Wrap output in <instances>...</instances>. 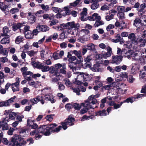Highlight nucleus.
I'll list each match as a JSON object with an SVG mask.
<instances>
[{
  "instance_id": "10",
  "label": "nucleus",
  "mask_w": 146,
  "mask_h": 146,
  "mask_svg": "<svg viewBox=\"0 0 146 146\" xmlns=\"http://www.w3.org/2000/svg\"><path fill=\"white\" fill-rule=\"evenodd\" d=\"M80 63L78 61H74L73 62H69L68 63V67L70 69H72L73 72H74V70L76 71V65L77 64H80Z\"/></svg>"
},
{
  "instance_id": "44",
  "label": "nucleus",
  "mask_w": 146,
  "mask_h": 146,
  "mask_svg": "<svg viewBox=\"0 0 146 146\" xmlns=\"http://www.w3.org/2000/svg\"><path fill=\"white\" fill-rule=\"evenodd\" d=\"M127 80L129 82L132 83L135 80L132 75H129L127 77Z\"/></svg>"
},
{
  "instance_id": "55",
  "label": "nucleus",
  "mask_w": 146,
  "mask_h": 146,
  "mask_svg": "<svg viewBox=\"0 0 146 146\" xmlns=\"http://www.w3.org/2000/svg\"><path fill=\"white\" fill-rule=\"evenodd\" d=\"M34 122H35L34 120L32 121L29 119H28L27 121V126L28 127H31Z\"/></svg>"
},
{
  "instance_id": "23",
  "label": "nucleus",
  "mask_w": 146,
  "mask_h": 146,
  "mask_svg": "<svg viewBox=\"0 0 146 146\" xmlns=\"http://www.w3.org/2000/svg\"><path fill=\"white\" fill-rule=\"evenodd\" d=\"M100 66L99 64L96 63L95 64H94L93 65V67L91 68V69L93 72H96L97 71L98 72L99 71L98 68Z\"/></svg>"
},
{
  "instance_id": "49",
  "label": "nucleus",
  "mask_w": 146,
  "mask_h": 146,
  "mask_svg": "<svg viewBox=\"0 0 146 146\" xmlns=\"http://www.w3.org/2000/svg\"><path fill=\"white\" fill-rule=\"evenodd\" d=\"M39 32H40L39 29L36 28V29L33 30V32L31 34L33 37L34 35H36Z\"/></svg>"
},
{
  "instance_id": "46",
  "label": "nucleus",
  "mask_w": 146,
  "mask_h": 146,
  "mask_svg": "<svg viewBox=\"0 0 146 146\" xmlns=\"http://www.w3.org/2000/svg\"><path fill=\"white\" fill-rule=\"evenodd\" d=\"M98 14L96 13H94L92 15V16L95 17V19H96V21H100L101 19L100 16L98 15Z\"/></svg>"
},
{
  "instance_id": "38",
  "label": "nucleus",
  "mask_w": 146,
  "mask_h": 146,
  "mask_svg": "<svg viewBox=\"0 0 146 146\" xmlns=\"http://www.w3.org/2000/svg\"><path fill=\"white\" fill-rule=\"evenodd\" d=\"M84 107L80 111V113L81 114H84L87 112L88 110H89V108L86 106H84Z\"/></svg>"
},
{
  "instance_id": "40",
  "label": "nucleus",
  "mask_w": 146,
  "mask_h": 146,
  "mask_svg": "<svg viewBox=\"0 0 146 146\" xmlns=\"http://www.w3.org/2000/svg\"><path fill=\"white\" fill-rule=\"evenodd\" d=\"M60 124L62 125V126H61L62 127L61 129L63 128L64 130H65L67 129V125H68L66 122L64 121L63 122H61Z\"/></svg>"
},
{
  "instance_id": "12",
  "label": "nucleus",
  "mask_w": 146,
  "mask_h": 146,
  "mask_svg": "<svg viewBox=\"0 0 146 146\" xmlns=\"http://www.w3.org/2000/svg\"><path fill=\"white\" fill-rule=\"evenodd\" d=\"M72 54L70 51L68 52L67 56V58H68V60L70 62H73L75 60L76 61V60L77 59L75 56H72Z\"/></svg>"
},
{
  "instance_id": "19",
  "label": "nucleus",
  "mask_w": 146,
  "mask_h": 146,
  "mask_svg": "<svg viewBox=\"0 0 146 146\" xmlns=\"http://www.w3.org/2000/svg\"><path fill=\"white\" fill-rule=\"evenodd\" d=\"M108 52L105 54L101 55L102 56L101 57H103L104 58H106L107 57H110L111 55V53L112 52L111 48H110L109 49H108Z\"/></svg>"
},
{
  "instance_id": "25",
  "label": "nucleus",
  "mask_w": 146,
  "mask_h": 146,
  "mask_svg": "<svg viewBox=\"0 0 146 146\" xmlns=\"http://www.w3.org/2000/svg\"><path fill=\"white\" fill-rule=\"evenodd\" d=\"M88 36L86 35L83 36L80 39H79V41L82 43H84L85 41H88Z\"/></svg>"
},
{
  "instance_id": "64",
  "label": "nucleus",
  "mask_w": 146,
  "mask_h": 146,
  "mask_svg": "<svg viewBox=\"0 0 146 146\" xmlns=\"http://www.w3.org/2000/svg\"><path fill=\"white\" fill-rule=\"evenodd\" d=\"M32 129H37L39 127L38 125L36 123H34V122L32 125L31 126Z\"/></svg>"
},
{
  "instance_id": "21",
  "label": "nucleus",
  "mask_w": 146,
  "mask_h": 146,
  "mask_svg": "<svg viewBox=\"0 0 146 146\" xmlns=\"http://www.w3.org/2000/svg\"><path fill=\"white\" fill-rule=\"evenodd\" d=\"M50 68H52V70L51 71V73H54L56 77L59 76L60 75V73L58 72V70L56 68H54L53 67H51Z\"/></svg>"
},
{
  "instance_id": "41",
  "label": "nucleus",
  "mask_w": 146,
  "mask_h": 146,
  "mask_svg": "<svg viewBox=\"0 0 146 146\" xmlns=\"http://www.w3.org/2000/svg\"><path fill=\"white\" fill-rule=\"evenodd\" d=\"M142 37L143 39L144 38V40H143V39H142V38L140 39L139 40V41L140 42H142V41H143V43H145L146 42V31H144Z\"/></svg>"
},
{
  "instance_id": "18",
  "label": "nucleus",
  "mask_w": 146,
  "mask_h": 146,
  "mask_svg": "<svg viewBox=\"0 0 146 146\" xmlns=\"http://www.w3.org/2000/svg\"><path fill=\"white\" fill-rule=\"evenodd\" d=\"M95 116H106L107 115V113L106 112V110L104 109L102 110H99L96 112L95 113Z\"/></svg>"
},
{
  "instance_id": "30",
  "label": "nucleus",
  "mask_w": 146,
  "mask_h": 146,
  "mask_svg": "<svg viewBox=\"0 0 146 146\" xmlns=\"http://www.w3.org/2000/svg\"><path fill=\"white\" fill-rule=\"evenodd\" d=\"M23 37L22 36H19L16 38L15 42L17 44H19L20 42H22Z\"/></svg>"
},
{
  "instance_id": "58",
  "label": "nucleus",
  "mask_w": 146,
  "mask_h": 146,
  "mask_svg": "<svg viewBox=\"0 0 146 146\" xmlns=\"http://www.w3.org/2000/svg\"><path fill=\"white\" fill-rule=\"evenodd\" d=\"M53 58L54 60H57L59 59L60 58L59 57V54L56 52H54L53 54Z\"/></svg>"
},
{
  "instance_id": "54",
  "label": "nucleus",
  "mask_w": 146,
  "mask_h": 146,
  "mask_svg": "<svg viewBox=\"0 0 146 146\" xmlns=\"http://www.w3.org/2000/svg\"><path fill=\"white\" fill-rule=\"evenodd\" d=\"M65 108L67 110H69L72 108V104L68 103L65 105Z\"/></svg>"
},
{
  "instance_id": "48",
  "label": "nucleus",
  "mask_w": 146,
  "mask_h": 146,
  "mask_svg": "<svg viewBox=\"0 0 146 146\" xmlns=\"http://www.w3.org/2000/svg\"><path fill=\"white\" fill-rule=\"evenodd\" d=\"M123 104L122 102H121L119 104H116L115 103L113 106L114 109H117L118 108H120Z\"/></svg>"
},
{
  "instance_id": "36",
  "label": "nucleus",
  "mask_w": 146,
  "mask_h": 146,
  "mask_svg": "<svg viewBox=\"0 0 146 146\" xmlns=\"http://www.w3.org/2000/svg\"><path fill=\"white\" fill-rule=\"evenodd\" d=\"M117 16L120 19H123L125 18L124 12H118Z\"/></svg>"
},
{
  "instance_id": "24",
  "label": "nucleus",
  "mask_w": 146,
  "mask_h": 146,
  "mask_svg": "<svg viewBox=\"0 0 146 146\" xmlns=\"http://www.w3.org/2000/svg\"><path fill=\"white\" fill-rule=\"evenodd\" d=\"M133 51L132 50H128L126 53V54L124 55L125 57H127L128 59H130L131 58V56L133 54Z\"/></svg>"
},
{
  "instance_id": "63",
  "label": "nucleus",
  "mask_w": 146,
  "mask_h": 146,
  "mask_svg": "<svg viewBox=\"0 0 146 146\" xmlns=\"http://www.w3.org/2000/svg\"><path fill=\"white\" fill-rule=\"evenodd\" d=\"M78 89L80 91L85 92L86 90V88L83 86L81 85H78Z\"/></svg>"
},
{
  "instance_id": "1",
  "label": "nucleus",
  "mask_w": 146,
  "mask_h": 146,
  "mask_svg": "<svg viewBox=\"0 0 146 146\" xmlns=\"http://www.w3.org/2000/svg\"><path fill=\"white\" fill-rule=\"evenodd\" d=\"M26 143L24 138L20 135L16 134L11 138L9 146H24Z\"/></svg>"
},
{
  "instance_id": "32",
  "label": "nucleus",
  "mask_w": 146,
  "mask_h": 146,
  "mask_svg": "<svg viewBox=\"0 0 146 146\" xmlns=\"http://www.w3.org/2000/svg\"><path fill=\"white\" fill-rule=\"evenodd\" d=\"M10 104L8 102L7 100L6 101H3L0 102V107H2L3 106H9Z\"/></svg>"
},
{
  "instance_id": "56",
  "label": "nucleus",
  "mask_w": 146,
  "mask_h": 146,
  "mask_svg": "<svg viewBox=\"0 0 146 146\" xmlns=\"http://www.w3.org/2000/svg\"><path fill=\"white\" fill-rule=\"evenodd\" d=\"M16 98V96H14L7 100L8 102L9 103V104H11L14 102Z\"/></svg>"
},
{
  "instance_id": "6",
  "label": "nucleus",
  "mask_w": 146,
  "mask_h": 146,
  "mask_svg": "<svg viewBox=\"0 0 146 146\" xmlns=\"http://www.w3.org/2000/svg\"><path fill=\"white\" fill-rule=\"evenodd\" d=\"M73 115L72 114L69 115L68 117L64 120L69 126L74 125V122L75 121V119L73 117Z\"/></svg>"
},
{
  "instance_id": "51",
  "label": "nucleus",
  "mask_w": 146,
  "mask_h": 146,
  "mask_svg": "<svg viewBox=\"0 0 146 146\" xmlns=\"http://www.w3.org/2000/svg\"><path fill=\"white\" fill-rule=\"evenodd\" d=\"M19 11V9L17 8H14L11 9L10 12L12 14H14L18 12Z\"/></svg>"
},
{
  "instance_id": "26",
  "label": "nucleus",
  "mask_w": 146,
  "mask_h": 146,
  "mask_svg": "<svg viewBox=\"0 0 146 146\" xmlns=\"http://www.w3.org/2000/svg\"><path fill=\"white\" fill-rule=\"evenodd\" d=\"M17 115V114L14 112L11 111L9 115V117L8 118H9V119L11 120L15 119V118L16 117Z\"/></svg>"
},
{
  "instance_id": "60",
  "label": "nucleus",
  "mask_w": 146,
  "mask_h": 146,
  "mask_svg": "<svg viewBox=\"0 0 146 146\" xmlns=\"http://www.w3.org/2000/svg\"><path fill=\"white\" fill-rule=\"evenodd\" d=\"M16 117H17L16 119L17 120V121L19 122H21L22 121V119L24 117L23 115H22L21 116L18 115L17 114Z\"/></svg>"
},
{
  "instance_id": "8",
  "label": "nucleus",
  "mask_w": 146,
  "mask_h": 146,
  "mask_svg": "<svg viewBox=\"0 0 146 146\" xmlns=\"http://www.w3.org/2000/svg\"><path fill=\"white\" fill-rule=\"evenodd\" d=\"M23 24H22L21 23H17V24L14 25L12 26L13 30L14 31H16L18 29H19L20 32H23V30L21 29V28L24 26L23 25Z\"/></svg>"
},
{
  "instance_id": "22",
  "label": "nucleus",
  "mask_w": 146,
  "mask_h": 146,
  "mask_svg": "<svg viewBox=\"0 0 146 146\" xmlns=\"http://www.w3.org/2000/svg\"><path fill=\"white\" fill-rule=\"evenodd\" d=\"M134 101H135V98L134 97H129L127 98L125 100H124L123 102H122L123 103L127 102L129 103L130 102L132 103Z\"/></svg>"
},
{
  "instance_id": "13",
  "label": "nucleus",
  "mask_w": 146,
  "mask_h": 146,
  "mask_svg": "<svg viewBox=\"0 0 146 146\" xmlns=\"http://www.w3.org/2000/svg\"><path fill=\"white\" fill-rule=\"evenodd\" d=\"M93 2V4L91 5V8L93 10L96 9L99 7V4L98 3L100 0H92Z\"/></svg>"
},
{
  "instance_id": "3",
  "label": "nucleus",
  "mask_w": 146,
  "mask_h": 146,
  "mask_svg": "<svg viewBox=\"0 0 146 146\" xmlns=\"http://www.w3.org/2000/svg\"><path fill=\"white\" fill-rule=\"evenodd\" d=\"M89 104V101L86 100L85 101L84 103H82L80 105L77 103H73L72 104V108H74L76 110H79L82 106L87 107Z\"/></svg>"
},
{
  "instance_id": "29",
  "label": "nucleus",
  "mask_w": 146,
  "mask_h": 146,
  "mask_svg": "<svg viewBox=\"0 0 146 146\" xmlns=\"http://www.w3.org/2000/svg\"><path fill=\"white\" fill-rule=\"evenodd\" d=\"M140 19L141 22V25L142 26L146 25V16L143 15L142 16L140 17Z\"/></svg>"
},
{
  "instance_id": "59",
  "label": "nucleus",
  "mask_w": 146,
  "mask_h": 146,
  "mask_svg": "<svg viewBox=\"0 0 146 146\" xmlns=\"http://www.w3.org/2000/svg\"><path fill=\"white\" fill-rule=\"evenodd\" d=\"M65 84L66 85L70 87L71 86L70 82L68 79L66 78L64 80Z\"/></svg>"
},
{
  "instance_id": "27",
  "label": "nucleus",
  "mask_w": 146,
  "mask_h": 146,
  "mask_svg": "<svg viewBox=\"0 0 146 146\" xmlns=\"http://www.w3.org/2000/svg\"><path fill=\"white\" fill-rule=\"evenodd\" d=\"M46 125H40L39 126L38 130L39 133L43 134Z\"/></svg>"
},
{
  "instance_id": "11",
  "label": "nucleus",
  "mask_w": 146,
  "mask_h": 146,
  "mask_svg": "<svg viewBox=\"0 0 146 146\" xmlns=\"http://www.w3.org/2000/svg\"><path fill=\"white\" fill-rule=\"evenodd\" d=\"M87 9L86 8H84L82 12L80 13V15L81 16V20L82 21H84L87 20V18H84V16H86L87 13Z\"/></svg>"
},
{
  "instance_id": "35",
  "label": "nucleus",
  "mask_w": 146,
  "mask_h": 146,
  "mask_svg": "<svg viewBox=\"0 0 146 146\" xmlns=\"http://www.w3.org/2000/svg\"><path fill=\"white\" fill-rule=\"evenodd\" d=\"M55 115L54 114H50L46 115L45 118L47 120L50 121H51L53 119L52 117Z\"/></svg>"
},
{
  "instance_id": "34",
  "label": "nucleus",
  "mask_w": 146,
  "mask_h": 146,
  "mask_svg": "<svg viewBox=\"0 0 146 146\" xmlns=\"http://www.w3.org/2000/svg\"><path fill=\"white\" fill-rule=\"evenodd\" d=\"M67 24L68 25L69 29H73L76 27V25L74 24V22H69L67 23Z\"/></svg>"
},
{
  "instance_id": "15",
  "label": "nucleus",
  "mask_w": 146,
  "mask_h": 146,
  "mask_svg": "<svg viewBox=\"0 0 146 146\" xmlns=\"http://www.w3.org/2000/svg\"><path fill=\"white\" fill-rule=\"evenodd\" d=\"M4 36L5 37L1 40L0 43L2 44L9 43L10 42L9 36Z\"/></svg>"
},
{
  "instance_id": "16",
  "label": "nucleus",
  "mask_w": 146,
  "mask_h": 146,
  "mask_svg": "<svg viewBox=\"0 0 146 146\" xmlns=\"http://www.w3.org/2000/svg\"><path fill=\"white\" fill-rule=\"evenodd\" d=\"M9 32V28L7 26L4 27L3 29V33H1V35L2 36H9L7 33Z\"/></svg>"
},
{
  "instance_id": "47",
  "label": "nucleus",
  "mask_w": 146,
  "mask_h": 146,
  "mask_svg": "<svg viewBox=\"0 0 146 146\" xmlns=\"http://www.w3.org/2000/svg\"><path fill=\"white\" fill-rule=\"evenodd\" d=\"M81 0H76L74 2L71 3L70 5L73 7H75L80 3Z\"/></svg>"
},
{
  "instance_id": "20",
  "label": "nucleus",
  "mask_w": 146,
  "mask_h": 146,
  "mask_svg": "<svg viewBox=\"0 0 146 146\" xmlns=\"http://www.w3.org/2000/svg\"><path fill=\"white\" fill-rule=\"evenodd\" d=\"M95 118V116L94 115H92L88 116L86 115H85L82 117L81 121H84L86 120H89L90 118L92 119Z\"/></svg>"
},
{
  "instance_id": "62",
  "label": "nucleus",
  "mask_w": 146,
  "mask_h": 146,
  "mask_svg": "<svg viewBox=\"0 0 146 146\" xmlns=\"http://www.w3.org/2000/svg\"><path fill=\"white\" fill-rule=\"evenodd\" d=\"M25 37L26 38L28 39H32L33 38L31 33L30 34L28 33L25 35Z\"/></svg>"
},
{
  "instance_id": "31",
  "label": "nucleus",
  "mask_w": 146,
  "mask_h": 146,
  "mask_svg": "<svg viewBox=\"0 0 146 146\" xmlns=\"http://www.w3.org/2000/svg\"><path fill=\"white\" fill-rule=\"evenodd\" d=\"M104 23L102 21H98L95 22L94 26L95 27H97L98 26L104 25Z\"/></svg>"
},
{
  "instance_id": "50",
  "label": "nucleus",
  "mask_w": 146,
  "mask_h": 146,
  "mask_svg": "<svg viewBox=\"0 0 146 146\" xmlns=\"http://www.w3.org/2000/svg\"><path fill=\"white\" fill-rule=\"evenodd\" d=\"M72 90H73V92H74L76 93V94L78 95H80V90H79V89H78V86L77 88H72Z\"/></svg>"
},
{
  "instance_id": "28",
  "label": "nucleus",
  "mask_w": 146,
  "mask_h": 146,
  "mask_svg": "<svg viewBox=\"0 0 146 146\" xmlns=\"http://www.w3.org/2000/svg\"><path fill=\"white\" fill-rule=\"evenodd\" d=\"M139 24H141V19L140 18H137L134 20L133 25L137 27L138 26V25Z\"/></svg>"
},
{
  "instance_id": "9",
  "label": "nucleus",
  "mask_w": 146,
  "mask_h": 146,
  "mask_svg": "<svg viewBox=\"0 0 146 146\" xmlns=\"http://www.w3.org/2000/svg\"><path fill=\"white\" fill-rule=\"evenodd\" d=\"M36 28L39 29L40 32H46L50 29L48 27L45 25H38Z\"/></svg>"
},
{
  "instance_id": "2",
  "label": "nucleus",
  "mask_w": 146,
  "mask_h": 146,
  "mask_svg": "<svg viewBox=\"0 0 146 146\" xmlns=\"http://www.w3.org/2000/svg\"><path fill=\"white\" fill-rule=\"evenodd\" d=\"M57 126V125L55 123L46 125L42 134L46 136H49L51 133L58 132L61 129L62 127L60 125L58 127H56Z\"/></svg>"
},
{
  "instance_id": "45",
  "label": "nucleus",
  "mask_w": 146,
  "mask_h": 146,
  "mask_svg": "<svg viewBox=\"0 0 146 146\" xmlns=\"http://www.w3.org/2000/svg\"><path fill=\"white\" fill-rule=\"evenodd\" d=\"M146 7V4L145 3L141 4L139 8L138 9V11L139 12H142L144 9Z\"/></svg>"
},
{
  "instance_id": "57",
  "label": "nucleus",
  "mask_w": 146,
  "mask_h": 146,
  "mask_svg": "<svg viewBox=\"0 0 146 146\" xmlns=\"http://www.w3.org/2000/svg\"><path fill=\"white\" fill-rule=\"evenodd\" d=\"M115 26L114 25L109 24L106 27V30L107 31H110V29H113L114 28Z\"/></svg>"
},
{
  "instance_id": "37",
  "label": "nucleus",
  "mask_w": 146,
  "mask_h": 146,
  "mask_svg": "<svg viewBox=\"0 0 146 146\" xmlns=\"http://www.w3.org/2000/svg\"><path fill=\"white\" fill-rule=\"evenodd\" d=\"M125 9V8L124 6H119L117 7L118 12H124Z\"/></svg>"
},
{
  "instance_id": "17",
  "label": "nucleus",
  "mask_w": 146,
  "mask_h": 146,
  "mask_svg": "<svg viewBox=\"0 0 146 146\" xmlns=\"http://www.w3.org/2000/svg\"><path fill=\"white\" fill-rule=\"evenodd\" d=\"M85 46L88 50H90L91 51H94L96 49L95 45L93 43H89L85 45Z\"/></svg>"
},
{
  "instance_id": "52",
  "label": "nucleus",
  "mask_w": 146,
  "mask_h": 146,
  "mask_svg": "<svg viewBox=\"0 0 146 146\" xmlns=\"http://www.w3.org/2000/svg\"><path fill=\"white\" fill-rule=\"evenodd\" d=\"M141 73L140 74L141 76V78H143L145 77H146V71L142 70V71H140Z\"/></svg>"
},
{
  "instance_id": "5",
  "label": "nucleus",
  "mask_w": 146,
  "mask_h": 146,
  "mask_svg": "<svg viewBox=\"0 0 146 146\" xmlns=\"http://www.w3.org/2000/svg\"><path fill=\"white\" fill-rule=\"evenodd\" d=\"M70 52L72 54L73 53L75 55L77 56L78 59L76 60V61H78L80 63H81L83 61V59L82 56V54L81 53V51H78L76 50H74L73 51H70Z\"/></svg>"
},
{
  "instance_id": "43",
  "label": "nucleus",
  "mask_w": 146,
  "mask_h": 146,
  "mask_svg": "<svg viewBox=\"0 0 146 146\" xmlns=\"http://www.w3.org/2000/svg\"><path fill=\"white\" fill-rule=\"evenodd\" d=\"M28 19L29 22L31 23L34 22L36 20V18L34 15H32L31 16L30 18H28Z\"/></svg>"
},
{
  "instance_id": "42",
  "label": "nucleus",
  "mask_w": 146,
  "mask_h": 146,
  "mask_svg": "<svg viewBox=\"0 0 146 146\" xmlns=\"http://www.w3.org/2000/svg\"><path fill=\"white\" fill-rule=\"evenodd\" d=\"M1 141L4 144L8 145L9 144V142L10 141V139L9 141L7 138H1Z\"/></svg>"
},
{
  "instance_id": "39",
  "label": "nucleus",
  "mask_w": 146,
  "mask_h": 146,
  "mask_svg": "<svg viewBox=\"0 0 146 146\" xmlns=\"http://www.w3.org/2000/svg\"><path fill=\"white\" fill-rule=\"evenodd\" d=\"M40 101V98L39 97L35 98L30 100V101L34 104H36L38 101Z\"/></svg>"
},
{
  "instance_id": "61",
  "label": "nucleus",
  "mask_w": 146,
  "mask_h": 146,
  "mask_svg": "<svg viewBox=\"0 0 146 146\" xmlns=\"http://www.w3.org/2000/svg\"><path fill=\"white\" fill-rule=\"evenodd\" d=\"M144 94H137L136 95V97H135V100L136 99H138L139 98H141L143 97L146 96V93H144Z\"/></svg>"
},
{
  "instance_id": "53",
  "label": "nucleus",
  "mask_w": 146,
  "mask_h": 146,
  "mask_svg": "<svg viewBox=\"0 0 146 146\" xmlns=\"http://www.w3.org/2000/svg\"><path fill=\"white\" fill-rule=\"evenodd\" d=\"M114 14H111L110 15H107L106 16V19L107 21H109L113 17Z\"/></svg>"
},
{
  "instance_id": "4",
  "label": "nucleus",
  "mask_w": 146,
  "mask_h": 146,
  "mask_svg": "<svg viewBox=\"0 0 146 146\" xmlns=\"http://www.w3.org/2000/svg\"><path fill=\"white\" fill-rule=\"evenodd\" d=\"M123 57L121 55L113 56H112V60L111 63L119 64L123 60Z\"/></svg>"
},
{
  "instance_id": "33",
  "label": "nucleus",
  "mask_w": 146,
  "mask_h": 146,
  "mask_svg": "<svg viewBox=\"0 0 146 146\" xmlns=\"http://www.w3.org/2000/svg\"><path fill=\"white\" fill-rule=\"evenodd\" d=\"M80 74L82 75V76L84 79L86 80H88L89 79L88 78L89 77V75L85 73H80Z\"/></svg>"
},
{
  "instance_id": "14",
  "label": "nucleus",
  "mask_w": 146,
  "mask_h": 146,
  "mask_svg": "<svg viewBox=\"0 0 146 146\" xmlns=\"http://www.w3.org/2000/svg\"><path fill=\"white\" fill-rule=\"evenodd\" d=\"M38 68L40 69H41L42 71V72H45L49 71L51 69L48 66H44L42 65V64H40L38 66Z\"/></svg>"
},
{
  "instance_id": "7",
  "label": "nucleus",
  "mask_w": 146,
  "mask_h": 146,
  "mask_svg": "<svg viewBox=\"0 0 146 146\" xmlns=\"http://www.w3.org/2000/svg\"><path fill=\"white\" fill-rule=\"evenodd\" d=\"M128 38L131 39V43H132L134 45H136L138 43V39L136 38L134 33H132L130 34L128 36Z\"/></svg>"
}]
</instances>
